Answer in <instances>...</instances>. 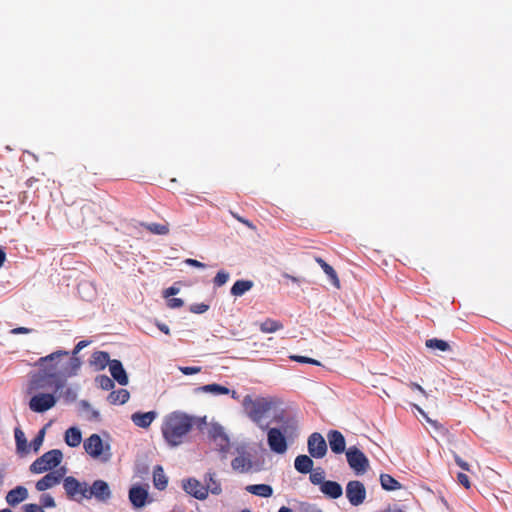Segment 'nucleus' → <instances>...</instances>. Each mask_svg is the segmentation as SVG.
Wrapping results in <instances>:
<instances>
[{"mask_svg":"<svg viewBox=\"0 0 512 512\" xmlns=\"http://www.w3.org/2000/svg\"><path fill=\"white\" fill-rule=\"evenodd\" d=\"M40 367L38 380L40 388L54 387L57 392L65 386L68 377L77 374L81 366L78 357H69V352L58 350L38 360Z\"/></svg>","mask_w":512,"mask_h":512,"instance_id":"f257e3e1","label":"nucleus"},{"mask_svg":"<svg viewBox=\"0 0 512 512\" xmlns=\"http://www.w3.org/2000/svg\"><path fill=\"white\" fill-rule=\"evenodd\" d=\"M193 425L194 420L191 416L176 411L164 418L161 432L167 444L176 447L185 442Z\"/></svg>","mask_w":512,"mask_h":512,"instance_id":"f03ea898","label":"nucleus"},{"mask_svg":"<svg viewBox=\"0 0 512 512\" xmlns=\"http://www.w3.org/2000/svg\"><path fill=\"white\" fill-rule=\"evenodd\" d=\"M297 430V423L294 420L286 422V426L280 428H270L267 432V442L271 451L277 454H284L288 445L286 436H292Z\"/></svg>","mask_w":512,"mask_h":512,"instance_id":"7ed1b4c3","label":"nucleus"},{"mask_svg":"<svg viewBox=\"0 0 512 512\" xmlns=\"http://www.w3.org/2000/svg\"><path fill=\"white\" fill-rule=\"evenodd\" d=\"M243 406L247 411L248 417L264 429L261 422L265 414L272 408V403L265 398L253 400L250 395H247L243 399Z\"/></svg>","mask_w":512,"mask_h":512,"instance_id":"20e7f679","label":"nucleus"},{"mask_svg":"<svg viewBox=\"0 0 512 512\" xmlns=\"http://www.w3.org/2000/svg\"><path fill=\"white\" fill-rule=\"evenodd\" d=\"M63 458V454L58 449L50 450L37 458L31 465L30 471L35 474L44 473L57 467Z\"/></svg>","mask_w":512,"mask_h":512,"instance_id":"39448f33","label":"nucleus"},{"mask_svg":"<svg viewBox=\"0 0 512 512\" xmlns=\"http://www.w3.org/2000/svg\"><path fill=\"white\" fill-rule=\"evenodd\" d=\"M347 462L356 474H363L369 467V460L365 454L356 446H351L346 450Z\"/></svg>","mask_w":512,"mask_h":512,"instance_id":"423d86ee","label":"nucleus"},{"mask_svg":"<svg viewBox=\"0 0 512 512\" xmlns=\"http://www.w3.org/2000/svg\"><path fill=\"white\" fill-rule=\"evenodd\" d=\"M346 497L351 505L359 506L366 498V488L358 480L349 481L346 485Z\"/></svg>","mask_w":512,"mask_h":512,"instance_id":"0eeeda50","label":"nucleus"},{"mask_svg":"<svg viewBox=\"0 0 512 512\" xmlns=\"http://www.w3.org/2000/svg\"><path fill=\"white\" fill-rule=\"evenodd\" d=\"M84 449L87 454L93 458H100L107 461L110 458V453L104 454V445L101 437L98 434H92L84 441Z\"/></svg>","mask_w":512,"mask_h":512,"instance_id":"6e6552de","label":"nucleus"},{"mask_svg":"<svg viewBox=\"0 0 512 512\" xmlns=\"http://www.w3.org/2000/svg\"><path fill=\"white\" fill-rule=\"evenodd\" d=\"M56 397L49 393H39L34 395L29 401V408L33 412L43 413L56 404Z\"/></svg>","mask_w":512,"mask_h":512,"instance_id":"1a4fd4ad","label":"nucleus"},{"mask_svg":"<svg viewBox=\"0 0 512 512\" xmlns=\"http://www.w3.org/2000/svg\"><path fill=\"white\" fill-rule=\"evenodd\" d=\"M307 446L308 452L313 458H323L327 453V443L318 432H314L309 436Z\"/></svg>","mask_w":512,"mask_h":512,"instance_id":"9d476101","label":"nucleus"},{"mask_svg":"<svg viewBox=\"0 0 512 512\" xmlns=\"http://www.w3.org/2000/svg\"><path fill=\"white\" fill-rule=\"evenodd\" d=\"M182 487L186 493L198 500H205L208 497L207 487L195 478L183 480Z\"/></svg>","mask_w":512,"mask_h":512,"instance_id":"9b49d317","label":"nucleus"},{"mask_svg":"<svg viewBox=\"0 0 512 512\" xmlns=\"http://www.w3.org/2000/svg\"><path fill=\"white\" fill-rule=\"evenodd\" d=\"M64 476V471H53L47 473L44 477H42L40 480L36 483V489L38 491H45L49 488L54 487L55 485L59 484L61 479Z\"/></svg>","mask_w":512,"mask_h":512,"instance_id":"f8f14e48","label":"nucleus"},{"mask_svg":"<svg viewBox=\"0 0 512 512\" xmlns=\"http://www.w3.org/2000/svg\"><path fill=\"white\" fill-rule=\"evenodd\" d=\"M148 498V491L142 486L135 485L132 486L129 490V500L133 507L141 508L143 507Z\"/></svg>","mask_w":512,"mask_h":512,"instance_id":"ddd939ff","label":"nucleus"},{"mask_svg":"<svg viewBox=\"0 0 512 512\" xmlns=\"http://www.w3.org/2000/svg\"><path fill=\"white\" fill-rule=\"evenodd\" d=\"M327 439L332 452L335 454H341L345 451L346 442L343 434L340 431L330 430L327 433Z\"/></svg>","mask_w":512,"mask_h":512,"instance_id":"4468645a","label":"nucleus"},{"mask_svg":"<svg viewBox=\"0 0 512 512\" xmlns=\"http://www.w3.org/2000/svg\"><path fill=\"white\" fill-rule=\"evenodd\" d=\"M231 466L236 472L247 473L253 467L251 456L249 454L242 453L231 461Z\"/></svg>","mask_w":512,"mask_h":512,"instance_id":"2eb2a0df","label":"nucleus"},{"mask_svg":"<svg viewBox=\"0 0 512 512\" xmlns=\"http://www.w3.org/2000/svg\"><path fill=\"white\" fill-rule=\"evenodd\" d=\"M109 370L113 379L116 380L120 385L124 386L128 384V376L125 369L123 368L122 363L119 360H111Z\"/></svg>","mask_w":512,"mask_h":512,"instance_id":"dca6fc26","label":"nucleus"},{"mask_svg":"<svg viewBox=\"0 0 512 512\" xmlns=\"http://www.w3.org/2000/svg\"><path fill=\"white\" fill-rule=\"evenodd\" d=\"M320 491L331 499H338L343 494L342 486L338 482L331 480H326L320 487Z\"/></svg>","mask_w":512,"mask_h":512,"instance_id":"f3484780","label":"nucleus"},{"mask_svg":"<svg viewBox=\"0 0 512 512\" xmlns=\"http://www.w3.org/2000/svg\"><path fill=\"white\" fill-rule=\"evenodd\" d=\"M156 416L157 414L155 411H149L145 413L136 412L132 414L131 419L136 426L141 428H148Z\"/></svg>","mask_w":512,"mask_h":512,"instance_id":"a211bd4d","label":"nucleus"},{"mask_svg":"<svg viewBox=\"0 0 512 512\" xmlns=\"http://www.w3.org/2000/svg\"><path fill=\"white\" fill-rule=\"evenodd\" d=\"M28 497V491L24 486H17L10 490L6 495V501L9 505L15 506Z\"/></svg>","mask_w":512,"mask_h":512,"instance_id":"6ab92c4d","label":"nucleus"},{"mask_svg":"<svg viewBox=\"0 0 512 512\" xmlns=\"http://www.w3.org/2000/svg\"><path fill=\"white\" fill-rule=\"evenodd\" d=\"M63 486L69 497H75L77 494L84 495L85 490L82 489L81 483L72 476H68L64 479Z\"/></svg>","mask_w":512,"mask_h":512,"instance_id":"aec40b11","label":"nucleus"},{"mask_svg":"<svg viewBox=\"0 0 512 512\" xmlns=\"http://www.w3.org/2000/svg\"><path fill=\"white\" fill-rule=\"evenodd\" d=\"M110 362L109 354L105 351H96L90 358V365L97 371L103 370Z\"/></svg>","mask_w":512,"mask_h":512,"instance_id":"412c9836","label":"nucleus"},{"mask_svg":"<svg viewBox=\"0 0 512 512\" xmlns=\"http://www.w3.org/2000/svg\"><path fill=\"white\" fill-rule=\"evenodd\" d=\"M91 493L100 500H106L110 497L108 484L103 480H96L91 487Z\"/></svg>","mask_w":512,"mask_h":512,"instance_id":"4be33fe9","label":"nucleus"},{"mask_svg":"<svg viewBox=\"0 0 512 512\" xmlns=\"http://www.w3.org/2000/svg\"><path fill=\"white\" fill-rule=\"evenodd\" d=\"M204 482L205 487H207V494L209 495V492L214 495H219L222 492L221 484L216 479V475L213 472H208L204 476Z\"/></svg>","mask_w":512,"mask_h":512,"instance_id":"5701e85b","label":"nucleus"},{"mask_svg":"<svg viewBox=\"0 0 512 512\" xmlns=\"http://www.w3.org/2000/svg\"><path fill=\"white\" fill-rule=\"evenodd\" d=\"M295 469L303 474L309 473L313 469V460L307 455H299L294 461Z\"/></svg>","mask_w":512,"mask_h":512,"instance_id":"b1692460","label":"nucleus"},{"mask_svg":"<svg viewBox=\"0 0 512 512\" xmlns=\"http://www.w3.org/2000/svg\"><path fill=\"white\" fill-rule=\"evenodd\" d=\"M262 333H275L284 328L281 321L272 318H266L263 322L258 324Z\"/></svg>","mask_w":512,"mask_h":512,"instance_id":"393cba45","label":"nucleus"},{"mask_svg":"<svg viewBox=\"0 0 512 512\" xmlns=\"http://www.w3.org/2000/svg\"><path fill=\"white\" fill-rule=\"evenodd\" d=\"M153 484L156 489L164 490L168 484V478L164 473L162 466L157 465L153 470Z\"/></svg>","mask_w":512,"mask_h":512,"instance_id":"a878e982","label":"nucleus"},{"mask_svg":"<svg viewBox=\"0 0 512 512\" xmlns=\"http://www.w3.org/2000/svg\"><path fill=\"white\" fill-rule=\"evenodd\" d=\"M65 443L70 447H77L82 441L81 431L77 427H70L65 432Z\"/></svg>","mask_w":512,"mask_h":512,"instance_id":"bb28decb","label":"nucleus"},{"mask_svg":"<svg viewBox=\"0 0 512 512\" xmlns=\"http://www.w3.org/2000/svg\"><path fill=\"white\" fill-rule=\"evenodd\" d=\"M315 261L319 264V266L323 269L324 273L329 277L331 283L336 287H340V281L337 276L336 271L332 266L326 263L321 257H316Z\"/></svg>","mask_w":512,"mask_h":512,"instance_id":"cd10ccee","label":"nucleus"},{"mask_svg":"<svg viewBox=\"0 0 512 512\" xmlns=\"http://www.w3.org/2000/svg\"><path fill=\"white\" fill-rule=\"evenodd\" d=\"M381 487L386 491H395L403 488L402 484L390 474L382 473L380 475Z\"/></svg>","mask_w":512,"mask_h":512,"instance_id":"c85d7f7f","label":"nucleus"},{"mask_svg":"<svg viewBox=\"0 0 512 512\" xmlns=\"http://www.w3.org/2000/svg\"><path fill=\"white\" fill-rule=\"evenodd\" d=\"M246 491H248L249 493H251L253 495L260 496L263 498H268V497L272 496V494H273V489L268 484L248 485L246 487Z\"/></svg>","mask_w":512,"mask_h":512,"instance_id":"c756f323","label":"nucleus"},{"mask_svg":"<svg viewBox=\"0 0 512 512\" xmlns=\"http://www.w3.org/2000/svg\"><path fill=\"white\" fill-rule=\"evenodd\" d=\"M251 280H237L231 287V294L235 297H240L248 292L253 287Z\"/></svg>","mask_w":512,"mask_h":512,"instance_id":"7c9ffc66","label":"nucleus"},{"mask_svg":"<svg viewBox=\"0 0 512 512\" xmlns=\"http://www.w3.org/2000/svg\"><path fill=\"white\" fill-rule=\"evenodd\" d=\"M130 398V394L126 389L112 391L108 396V401L114 405L125 404Z\"/></svg>","mask_w":512,"mask_h":512,"instance_id":"2f4dec72","label":"nucleus"},{"mask_svg":"<svg viewBox=\"0 0 512 512\" xmlns=\"http://www.w3.org/2000/svg\"><path fill=\"white\" fill-rule=\"evenodd\" d=\"M197 392H203V393H212V394H215V395H220V394H229L230 393V390L225 387V386H222L220 384H217V383H212V384H207V385H203L201 387H198L196 389Z\"/></svg>","mask_w":512,"mask_h":512,"instance_id":"473e14b6","label":"nucleus"},{"mask_svg":"<svg viewBox=\"0 0 512 512\" xmlns=\"http://www.w3.org/2000/svg\"><path fill=\"white\" fill-rule=\"evenodd\" d=\"M14 435L18 453H28L27 439L24 432L20 428H16Z\"/></svg>","mask_w":512,"mask_h":512,"instance_id":"72a5a7b5","label":"nucleus"},{"mask_svg":"<svg viewBox=\"0 0 512 512\" xmlns=\"http://www.w3.org/2000/svg\"><path fill=\"white\" fill-rule=\"evenodd\" d=\"M142 226H144L150 233L156 235H167L170 231L168 224L143 223Z\"/></svg>","mask_w":512,"mask_h":512,"instance_id":"f704fd0d","label":"nucleus"},{"mask_svg":"<svg viewBox=\"0 0 512 512\" xmlns=\"http://www.w3.org/2000/svg\"><path fill=\"white\" fill-rule=\"evenodd\" d=\"M425 346L429 349H437L442 352H446L451 349L448 342H446L442 339H438V338H432V339L426 340Z\"/></svg>","mask_w":512,"mask_h":512,"instance_id":"c9c22d12","label":"nucleus"},{"mask_svg":"<svg viewBox=\"0 0 512 512\" xmlns=\"http://www.w3.org/2000/svg\"><path fill=\"white\" fill-rule=\"evenodd\" d=\"M309 473H310L309 479L312 484L320 485V487H321L322 484L326 482L325 472L321 468H318V469L314 470L313 472L311 471Z\"/></svg>","mask_w":512,"mask_h":512,"instance_id":"e433bc0d","label":"nucleus"},{"mask_svg":"<svg viewBox=\"0 0 512 512\" xmlns=\"http://www.w3.org/2000/svg\"><path fill=\"white\" fill-rule=\"evenodd\" d=\"M96 382L103 390H111L114 387V381L106 375L98 376Z\"/></svg>","mask_w":512,"mask_h":512,"instance_id":"4c0bfd02","label":"nucleus"},{"mask_svg":"<svg viewBox=\"0 0 512 512\" xmlns=\"http://www.w3.org/2000/svg\"><path fill=\"white\" fill-rule=\"evenodd\" d=\"M229 280V273L221 270L219 271L213 279L214 285L217 287H221Z\"/></svg>","mask_w":512,"mask_h":512,"instance_id":"58836bf2","label":"nucleus"},{"mask_svg":"<svg viewBox=\"0 0 512 512\" xmlns=\"http://www.w3.org/2000/svg\"><path fill=\"white\" fill-rule=\"evenodd\" d=\"M44 435H45V430L41 429L39 431V433L37 434V436L32 440L30 445L32 446V448L35 452H37L39 450V448L41 447V445L43 443Z\"/></svg>","mask_w":512,"mask_h":512,"instance_id":"ea45409f","label":"nucleus"},{"mask_svg":"<svg viewBox=\"0 0 512 512\" xmlns=\"http://www.w3.org/2000/svg\"><path fill=\"white\" fill-rule=\"evenodd\" d=\"M40 503H41L40 506H42V508L43 507H46V508L55 507V501L50 494H42L40 497Z\"/></svg>","mask_w":512,"mask_h":512,"instance_id":"a19ab883","label":"nucleus"},{"mask_svg":"<svg viewBox=\"0 0 512 512\" xmlns=\"http://www.w3.org/2000/svg\"><path fill=\"white\" fill-rule=\"evenodd\" d=\"M291 359L296 362H300V363H308V364L317 365V366L320 365V362L318 360L309 358V357H305V356L294 355V356H291Z\"/></svg>","mask_w":512,"mask_h":512,"instance_id":"79ce46f5","label":"nucleus"},{"mask_svg":"<svg viewBox=\"0 0 512 512\" xmlns=\"http://www.w3.org/2000/svg\"><path fill=\"white\" fill-rule=\"evenodd\" d=\"M209 309V306L204 303H196L190 306V311L195 314L205 313Z\"/></svg>","mask_w":512,"mask_h":512,"instance_id":"37998d69","label":"nucleus"},{"mask_svg":"<svg viewBox=\"0 0 512 512\" xmlns=\"http://www.w3.org/2000/svg\"><path fill=\"white\" fill-rule=\"evenodd\" d=\"M179 370L184 375H193V374H197V373L201 372V367H199V366H181V367H179Z\"/></svg>","mask_w":512,"mask_h":512,"instance_id":"c03bdc74","label":"nucleus"},{"mask_svg":"<svg viewBox=\"0 0 512 512\" xmlns=\"http://www.w3.org/2000/svg\"><path fill=\"white\" fill-rule=\"evenodd\" d=\"M231 215L237 220L239 221L240 223L244 224L245 226H247L249 229L251 230H256V226L251 222L249 221L248 219H245L243 217H241L239 214L235 213V212H231Z\"/></svg>","mask_w":512,"mask_h":512,"instance_id":"a18cd8bd","label":"nucleus"},{"mask_svg":"<svg viewBox=\"0 0 512 512\" xmlns=\"http://www.w3.org/2000/svg\"><path fill=\"white\" fill-rule=\"evenodd\" d=\"M457 480L458 482L463 485L466 489L470 488V481L468 476L465 473H458L457 474Z\"/></svg>","mask_w":512,"mask_h":512,"instance_id":"49530a36","label":"nucleus"},{"mask_svg":"<svg viewBox=\"0 0 512 512\" xmlns=\"http://www.w3.org/2000/svg\"><path fill=\"white\" fill-rule=\"evenodd\" d=\"M90 344V341L88 340H82L80 342H78L72 352V356L71 357H76V355L83 349L85 348L86 346H88Z\"/></svg>","mask_w":512,"mask_h":512,"instance_id":"de8ad7c7","label":"nucleus"},{"mask_svg":"<svg viewBox=\"0 0 512 512\" xmlns=\"http://www.w3.org/2000/svg\"><path fill=\"white\" fill-rule=\"evenodd\" d=\"M24 512H44L42 506L37 504H26L24 506Z\"/></svg>","mask_w":512,"mask_h":512,"instance_id":"09e8293b","label":"nucleus"},{"mask_svg":"<svg viewBox=\"0 0 512 512\" xmlns=\"http://www.w3.org/2000/svg\"><path fill=\"white\" fill-rule=\"evenodd\" d=\"M63 396L66 401L72 402L76 399V392L71 388H67L64 391Z\"/></svg>","mask_w":512,"mask_h":512,"instance_id":"8fccbe9b","label":"nucleus"},{"mask_svg":"<svg viewBox=\"0 0 512 512\" xmlns=\"http://www.w3.org/2000/svg\"><path fill=\"white\" fill-rule=\"evenodd\" d=\"M184 305V301L180 298H172L168 301V306L170 308H180Z\"/></svg>","mask_w":512,"mask_h":512,"instance_id":"3c124183","label":"nucleus"},{"mask_svg":"<svg viewBox=\"0 0 512 512\" xmlns=\"http://www.w3.org/2000/svg\"><path fill=\"white\" fill-rule=\"evenodd\" d=\"M456 464L465 471H469V464L458 455H455Z\"/></svg>","mask_w":512,"mask_h":512,"instance_id":"603ef678","label":"nucleus"},{"mask_svg":"<svg viewBox=\"0 0 512 512\" xmlns=\"http://www.w3.org/2000/svg\"><path fill=\"white\" fill-rule=\"evenodd\" d=\"M186 263L190 266L196 267V268H205V264L195 260V259H187Z\"/></svg>","mask_w":512,"mask_h":512,"instance_id":"864d4df0","label":"nucleus"},{"mask_svg":"<svg viewBox=\"0 0 512 512\" xmlns=\"http://www.w3.org/2000/svg\"><path fill=\"white\" fill-rule=\"evenodd\" d=\"M31 332V329L26 327H17L12 330L13 334H28Z\"/></svg>","mask_w":512,"mask_h":512,"instance_id":"5fc2aeb1","label":"nucleus"},{"mask_svg":"<svg viewBox=\"0 0 512 512\" xmlns=\"http://www.w3.org/2000/svg\"><path fill=\"white\" fill-rule=\"evenodd\" d=\"M409 387L412 389V390H417L419 391L421 394H423L424 396H426V392L425 390L422 388V386H420L418 383H415V382H411L409 384Z\"/></svg>","mask_w":512,"mask_h":512,"instance_id":"6e6d98bb","label":"nucleus"},{"mask_svg":"<svg viewBox=\"0 0 512 512\" xmlns=\"http://www.w3.org/2000/svg\"><path fill=\"white\" fill-rule=\"evenodd\" d=\"M275 422L277 423H283L284 426H286V422L287 420H284V414L283 413H280V414H277L274 416V419H273ZM290 419H288L289 421Z\"/></svg>","mask_w":512,"mask_h":512,"instance_id":"4d7b16f0","label":"nucleus"},{"mask_svg":"<svg viewBox=\"0 0 512 512\" xmlns=\"http://www.w3.org/2000/svg\"><path fill=\"white\" fill-rule=\"evenodd\" d=\"M157 327L159 328L160 331H162L163 333L169 335L170 334V329L169 327L164 324V323H157Z\"/></svg>","mask_w":512,"mask_h":512,"instance_id":"13d9d810","label":"nucleus"},{"mask_svg":"<svg viewBox=\"0 0 512 512\" xmlns=\"http://www.w3.org/2000/svg\"><path fill=\"white\" fill-rule=\"evenodd\" d=\"M178 292V289L177 288H174V287H169L166 291H165V296H170V295H175L176 293Z\"/></svg>","mask_w":512,"mask_h":512,"instance_id":"bf43d9fd","label":"nucleus"},{"mask_svg":"<svg viewBox=\"0 0 512 512\" xmlns=\"http://www.w3.org/2000/svg\"><path fill=\"white\" fill-rule=\"evenodd\" d=\"M5 260H6V253L2 249H0V267L3 266Z\"/></svg>","mask_w":512,"mask_h":512,"instance_id":"052dcab7","label":"nucleus"},{"mask_svg":"<svg viewBox=\"0 0 512 512\" xmlns=\"http://www.w3.org/2000/svg\"><path fill=\"white\" fill-rule=\"evenodd\" d=\"M278 512H292V510L286 506H282Z\"/></svg>","mask_w":512,"mask_h":512,"instance_id":"680f3d73","label":"nucleus"},{"mask_svg":"<svg viewBox=\"0 0 512 512\" xmlns=\"http://www.w3.org/2000/svg\"><path fill=\"white\" fill-rule=\"evenodd\" d=\"M415 408L417 409V411H418L420 414H422L423 416H425V417H426V415H425L424 411H423L419 406L415 405Z\"/></svg>","mask_w":512,"mask_h":512,"instance_id":"e2e57ef3","label":"nucleus"},{"mask_svg":"<svg viewBox=\"0 0 512 512\" xmlns=\"http://www.w3.org/2000/svg\"><path fill=\"white\" fill-rule=\"evenodd\" d=\"M287 277H288L289 279H291L293 282H298V279H297L296 277H294V276H289V275H287Z\"/></svg>","mask_w":512,"mask_h":512,"instance_id":"0e129e2a","label":"nucleus"},{"mask_svg":"<svg viewBox=\"0 0 512 512\" xmlns=\"http://www.w3.org/2000/svg\"><path fill=\"white\" fill-rule=\"evenodd\" d=\"M92 416L94 418H98L99 417V413L97 411H93Z\"/></svg>","mask_w":512,"mask_h":512,"instance_id":"69168bd1","label":"nucleus"},{"mask_svg":"<svg viewBox=\"0 0 512 512\" xmlns=\"http://www.w3.org/2000/svg\"><path fill=\"white\" fill-rule=\"evenodd\" d=\"M0 512H12V511L10 509L6 508V509L0 510Z\"/></svg>","mask_w":512,"mask_h":512,"instance_id":"338daca9","label":"nucleus"},{"mask_svg":"<svg viewBox=\"0 0 512 512\" xmlns=\"http://www.w3.org/2000/svg\"><path fill=\"white\" fill-rule=\"evenodd\" d=\"M241 512H251L249 509H243Z\"/></svg>","mask_w":512,"mask_h":512,"instance_id":"774afa93","label":"nucleus"}]
</instances>
